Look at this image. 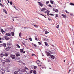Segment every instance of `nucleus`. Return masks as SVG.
<instances>
[{
    "label": "nucleus",
    "mask_w": 74,
    "mask_h": 74,
    "mask_svg": "<svg viewBox=\"0 0 74 74\" xmlns=\"http://www.w3.org/2000/svg\"><path fill=\"white\" fill-rule=\"evenodd\" d=\"M7 45H8V47L11 48H12V44L11 42L10 41H9L7 42Z\"/></svg>",
    "instance_id": "f257e3e1"
},
{
    "label": "nucleus",
    "mask_w": 74,
    "mask_h": 74,
    "mask_svg": "<svg viewBox=\"0 0 74 74\" xmlns=\"http://www.w3.org/2000/svg\"><path fill=\"white\" fill-rule=\"evenodd\" d=\"M10 57L12 59H14L15 58V56L12 54L10 56Z\"/></svg>",
    "instance_id": "f03ea898"
},
{
    "label": "nucleus",
    "mask_w": 74,
    "mask_h": 74,
    "mask_svg": "<svg viewBox=\"0 0 74 74\" xmlns=\"http://www.w3.org/2000/svg\"><path fill=\"white\" fill-rule=\"evenodd\" d=\"M46 55L48 56H51V55L50 54V53L47 51L46 52Z\"/></svg>",
    "instance_id": "7ed1b4c3"
},
{
    "label": "nucleus",
    "mask_w": 74,
    "mask_h": 74,
    "mask_svg": "<svg viewBox=\"0 0 74 74\" xmlns=\"http://www.w3.org/2000/svg\"><path fill=\"white\" fill-rule=\"evenodd\" d=\"M38 3H39L40 7H42V6H43V4H42V3L41 2H38Z\"/></svg>",
    "instance_id": "20e7f679"
},
{
    "label": "nucleus",
    "mask_w": 74,
    "mask_h": 74,
    "mask_svg": "<svg viewBox=\"0 0 74 74\" xmlns=\"http://www.w3.org/2000/svg\"><path fill=\"white\" fill-rule=\"evenodd\" d=\"M4 38L5 40H8L10 39V38L7 36L4 37Z\"/></svg>",
    "instance_id": "39448f33"
},
{
    "label": "nucleus",
    "mask_w": 74,
    "mask_h": 74,
    "mask_svg": "<svg viewBox=\"0 0 74 74\" xmlns=\"http://www.w3.org/2000/svg\"><path fill=\"white\" fill-rule=\"evenodd\" d=\"M53 11H55L56 12H57L58 11V9H56L53 8Z\"/></svg>",
    "instance_id": "423d86ee"
},
{
    "label": "nucleus",
    "mask_w": 74,
    "mask_h": 74,
    "mask_svg": "<svg viewBox=\"0 0 74 74\" xmlns=\"http://www.w3.org/2000/svg\"><path fill=\"white\" fill-rule=\"evenodd\" d=\"M10 60L8 59H7L5 60V62L6 63H8L10 62Z\"/></svg>",
    "instance_id": "0eeeda50"
},
{
    "label": "nucleus",
    "mask_w": 74,
    "mask_h": 74,
    "mask_svg": "<svg viewBox=\"0 0 74 74\" xmlns=\"http://www.w3.org/2000/svg\"><path fill=\"white\" fill-rule=\"evenodd\" d=\"M37 64L39 67H41L42 66V63H38Z\"/></svg>",
    "instance_id": "6e6552de"
},
{
    "label": "nucleus",
    "mask_w": 74,
    "mask_h": 74,
    "mask_svg": "<svg viewBox=\"0 0 74 74\" xmlns=\"http://www.w3.org/2000/svg\"><path fill=\"white\" fill-rule=\"evenodd\" d=\"M4 56V54L1 53L0 54V56L1 57V58H3V57Z\"/></svg>",
    "instance_id": "1a4fd4ad"
},
{
    "label": "nucleus",
    "mask_w": 74,
    "mask_h": 74,
    "mask_svg": "<svg viewBox=\"0 0 74 74\" xmlns=\"http://www.w3.org/2000/svg\"><path fill=\"white\" fill-rule=\"evenodd\" d=\"M50 57L52 58V59H54L55 58V56L53 55H51V56H50Z\"/></svg>",
    "instance_id": "9d476101"
},
{
    "label": "nucleus",
    "mask_w": 74,
    "mask_h": 74,
    "mask_svg": "<svg viewBox=\"0 0 74 74\" xmlns=\"http://www.w3.org/2000/svg\"><path fill=\"white\" fill-rule=\"evenodd\" d=\"M3 12H5V14H7V12L6 11V10L5 9H4L3 10Z\"/></svg>",
    "instance_id": "9b49d317"
},
{
    "label": "nucleus",
    "mask_w": 74,
    "mask_h": 74,
    "mask_svg": "<svg viewBox=\"0 0 74 74\" xmlns=\"http://www.w3.org/2000/svg\"><path fill=\"white\" fill-rule=\"evenodd\" d=\"M62 16H63L64 17V19H66V16L65 15H64L63 14L62 15Z\"/></svg>",
    "instance_id": "f8f14e48"
},
{
    "label": "nucleus",
    "mask_w": 74,
    "mask_h": 74,
    "mask_svg": "<svg viewBox=\"0 0 74 74\" xmlns=\"http://www.w3.org/2000/svg\"><path fill=\"white\" fill-rule=\"evenodd\" d=\"M10 47H7L6 48V51H9V50H10Z\"/></svg>",
    "instance_id": "ddd939ff"
},
{
    "label": "nucleus",
    "mask_w": 74,
    "mask_h": 74,
    "mask_svg": "<svg viewBox=\"0 0 74 74\" xmlns=\"http://www.w3.org/2000/svg\"><path fill=\"white\" fill-rule=\"evenodd\" d=\"M41 67L42 69H43L45 68V66L43 65H42V66H41Z\"/></svg>",
    "instance_id": "4468645a"
},
{
    "label": "nucleus",
    "mask_w": 74,
    "mask_h": 74,
    "mask_svg": "<svg viewBox=\"0 0 74 74\" xmlns=\"http://www.w3.org/2000/svg\"><path fill=\"white\" fill-rule=\"evenodd\" d=\"M6 35H7V36H11V35L9 33H6Z\"/></svg>",
    "instance_id": "2eb2a0df"
},
{
    "label": "nucleus",
    "mask_w": 74,
    "mask_h": 74,
    "mask_svg": "<svg viewBox=\"0 0 74 74\" xmlns=\"http://www.w3.org/2000/svg\"><path fill=\"white\" fill-rule=\"evenodd\" d=\"M14 74H18V72L17 71H15L14 72Z\"/></svg>",
    "instance_id": "dca6fc26"
},
{
    "label": "nucleus",
    "mask_w": 74,
    "mask_h": 74,
    "mask_svg": "<svg viewBox=\"0 0 74 74\" xmlns=\"http://www.w3.org/2000/svg\"><path fill=\"white\" fill-rule=\"evenodd\" d=\"M11 33L12 34V36H14V33L13 32H12Z\"/></svg>",
    "instance_id": "f3484780"
},
{
    "label": "nucleus",
    "mask_w": 74,
    "mask_h": 74,
    "mask_svg": "<svg viewBox=\"0 0 74 74\" xmlns=\"http://www.w3.org/2000/svg\"><path fill=\"white\" fill-rule=\"evenodd\" d=\"M5 56H8V53H5L4 54Z\"/></svg>",
    "instance_id": "a211bd4d"
},
{
    "label": "nucleus",
    "mask_w": 74,
    "mask_h": 74,
    "mask_svg": "<svg viewBox=\"0 0 74 74\" xmlns=\"http://www.w3.org/2000/svg\"><path fill=\"white\" fill-rule=\"evenodd\" d=\"M7 45V44L5 43H4L3 45V46H4V47H6V45Z\"/></svg>",
    "instance_id": "6ab92c4d"
},
{
    "label": "nucleus",
    "mask_w": 74,
    "mask_h": 74,
    "mask_svg": "<svg viewBox=\"0 0 74 74\" xmlns=\"http://www.w3.org/2000/svg\"><path fill=\"white\" fill-rule=\"evenodd\" d=\"M50 3L51 4H54L53 2V1L51 0H50Z\"/></svg>",
    "instance_id": "aec40b11"
},
{
    "label": "nucleus",
    "mask_w": 74,
    "mask_h": 74,
    "mask_svg": "<svg viewBox=\"0 0 74 74\" xmlns=\"http://www.w3.org/2000/svg\"><path fill=\"white\" fill-rule=\"evenodd\" d=\"M16 56H20V54L19 53H17L16 54Z\"/></svg>",
    "instance_id": "412c9836"
},
{
    "label": "nucleus",
    "mask_w": 74,
    "mask_h": 74,
    "mask_svg": "<svg viewBox=\"0 0 74 74\" xmlns=\"http://www.w3.org/2000/svg\"><path fill=\"white\" fill-rule=\"evenodd\" d=\"M26 72V70L25 69H23L22 71V72Z\"/></svg>",
    "instance_id": "4be33fe9"
},
{
    "label": "nucleus",
    "mask_w": 74,
    "mask_h": 74,
    "mask_svg": "<svg viewBox=\"0 0 74 74\" xmlns=\"http://www.w3.org/2000/svg\"><path fill=\"white\" fill-rule=\"evenodd\" d=\"M34 27H36V28H38V26H37V25H33Z\"/></svg>",
    "instance_id": "5701e85b"
},
{
    "label": "nucleus",
    "mask_w": 74,
    "mask_h": 74,
    "mask_svg": "<svg viewBox=\"0 0 74 74\" xmlns=\"http://www.w3.org/2000/svg\"><path fill=\"white\" fill-rule=\"evenodd\" d=\"M33 73L34 74H36V71L35 70L33 71Z\"/></svg>",
    "instance_id": "b1692460"
},
{
    "label": "nucleus",
    "mask_w": 74,
    "mask_h": 74,
    "mask_svg": "<svg viewBox=\"0 0 74 74\" xmlns=\"http://www.w3.org/2000/svg\"><path fill=\"white\" fill-rule=\"evenodd\" d=\"M16 46L17 47L19 48H20V46H19V44H17L16 45Z\"/></svg>",
    "instance_id": "393cba45"
},
{
    "label": "nucleus",
    "mask_w": 74,
    "mask_h": 74,
    "mask_svg": "<svg viewBox=\"0 0 74 74\" xmlns=\"http://www.w3.org/2000/svg\"><path fill=\"white\" fill-rule=\"evenodd\" d=\"M21 35H22V33L20 32L19 33V36L20 37H21Z\"/></svg>",
    "instance_id": "a878e982"
},
{
    "label": "nucleus",
    "mask_w": 74,
    "mask_h": 74,
    "mask_svg": "<svg viewBox=\"0 0 74 74\" xmlns=\"http://www.w3.org/2000/svg\"><path fill=\"white\" fill-rule=\"evenodd\" d=\"M23 49H20V52H23Z\"/></svg>",
    "instance_id": "bb28decb"
},
{
    "label": "nucleus",
    "mask_w": 74,
    "mask_h": 74,
    "mask_svg": "<svg viewBox=\"0 0 74 74\" xmlns=\"http://www.w3.org/2000/svg\"><path fill=\"white\" fill-rule=\"evenodd\" d=\"M48 33H49V32H48L47 31H46L45 32V34H48Z\"/></svg>",
    "instance_id": "cd10ccee"
},
{
    "label": "nucleus",
    "mask_w": 74,
    "mask_h": 74,
    "mask_svg": "<svg viewBox=\"0 0 74 74\" xmlns=\"http://www.w3.org/2000/svg\"><path fill=\"white\" fill-rule=\"evenodd\" d=\"M45 45H46V46H47V45H48V43L46 42H45Z\"/></svg>",
    "instance_id": "c85d7f7f"
},
{
    "label": "nucleus",
    "mask_w": 74,
    "mask_h": 74,
    "mask_svg": "<svg viewBox=\"0 0 74 74\" xmlns=\"http://www.w3.org/2000/svg\"><path fill=\"white\" fill-rule=\"evenodd\" d=\"M50 15L52 16H54V14H49Z\"/></svg>",
    "instance_id": "c756f323"
},
{
    "label": "nucleus",
    "mask_w": 74,
    "mask_h": 74,
    "mask_svg": "<svg viewBox=\"0 0 74 74\" xmlns=\"http://www.w3.org/2000/svg\"><path fill=\"white\" fill-rule=\"evenodd\" d=\"M29 28H30V27H24V29H29Z\"/></svg>",
    "instance_id": "7c9ffc66"
},
{
    "label": "nucleus",
    "mask_w": 74,
    "mask_h": 74,
    "mask_svg": "<svg viewBox=\"0 0 74 74\" xmlns=\"http://www.w3.org/2000/svg\"><path fill=\"white\" fill-rule=\"evenodd\" d=\"M70 5H73L74 6V4L73 3H71L70 4Z\"/></svg>",
    "instance_id": "2f4dec72"
},
{
    "label": "nucleus",
    "mask_w": 74,
    "mask_h": 74,
    "mask_svg": "<svg viewBox=\"0 0 74 74\" xmlns=\"http://www.w3.org/2000/svg\"><path fill=\"white\" fill-rule=\"evenodd\" d=\"M33 45L34 46V47H37V45L35 44H33Z\"/></svg>",
    "instance_id": "473e14b6"
},
{
    "label": "nucleus",
    "mask_w": 74,
    "mask_h": 74,
    "mask_svg": "<svg viewBox=\"0 0 74 74\" xmlns=\"http://www.w3.org/2000/svg\"><path fill=\"white\" fill-rule=\"evenodd\" d=\"M34 69H37V66H34Z\"/></svg>",
    "instance_id": "72a5a7b5"
},
{
    "label": "nucleus",
    "mask_w": 74,
    "mask_h": 74,
    "mask_svg": "<svg viewBox=\"0 0 74 74\" xmlns=\"http://www.w3.org/2000/svg\"><path fill=\"white\" fill-rule=\"evenodd\" d=\"M10 4L11 5H12L13 4V3H12V1H11L10 2Z\"/></svg>",
    "instance_id": "f704fd0d"
},
{
    "label": "nucleus",
    "mask_w": 74,
    "mask_h": 74,
    "mask_svg": "<svg viewBox=\"0 0 74 74\" xmlns=\"http://www.w3.org/2000/svg\"><path fill=\"white\" fill-rule=\"evenodd\" d=\"M0 5L1 6V7H3V5L1 3H0Z\"/></svg>",
    "instance_id": "c9c22d12"
},
{
    "label": "nucleus",
    "mask_w": 74,
    "mask_h": 74,
    "mask_svg": "<svg viewBox=\"0 0 74 74\" xmlns=\"http://www.w3.org/2000/svg\"><path fill=\"white\" fill-rule=\"evenodd\" d=\"M32 55L33 56H36V55L34 54H32Z\"/></svg>",
    "instance_id": "e433bc0d"
},
{
    "label": "nucleus",
    "mask_w": 74,
    "mask_h": 74,
    "mask_svg": "<svg viewBox=\"0 0 74 74\" xmlns=\"http://www.w3.org/2000/svg\"><path fill=\"white\" fill-rule=\"evenodd\" d=\"M48 5L50 7H52V5H50V4H49Z\"/></svg>",
    "instance_id": "4c0bfd02"
},
{
    "label": "nucleus",
    "mask_w": 74,
    "mask_h": 74,
    "mask_svg": "<svg viewBox=\"0 0 74 74\" xmlns=\"http://www.w3.org/2000/svg\"><path fill=\"white\" fill-rule=\"evenodd\" d=\"M55 16H56V17L58 18V15L57 14H56Z\"/></svg>",
    "instance_id": "58836bf2"
},
{
    "label": "nucleus",
    "mask_w": 74,
    "mask_h": 74,
    "mask_svg": "<svg viewBox=\"0 0 74 74\" xmlns=\"http://www.w3.org/2000/svg\"><path fill=\"white\" fill-rule=\"evenodd\" d=\"M32 72H33V70H31L30 71V73H32Z\"/></svg>",
    "instance_id": "ea45409f"
},
{
    "label": "nucleus",
    "mask_w": 74,
    "mask_h": 74,
    "mask_svg": "<svg viewBox=\"0 0 74 74\" xmlns=\"http://www.w3.org/2000/svg\"><path fill=\"white\" fill-rule=\"evenodd\" d=\"M29 40L31 41H32V38H30L29 39Z\"/></svg>",
    "instance_id": "a19ab883"
},
{
    "label": "nucleus",
    "mask_w": 74,
    "mask_h": 74,
    "mask_svg": "<svg viewBox=\"0 0 74 74\" xmlns=\"http://www.w3.org/2000/svg\"><path fill=\"white\" fill-rule=\"evenodd\" d=\"M22 44L23 45H24V46H26V44H25L23 42L22 43Z\"/></svg>",
    "instance_id": "79ce46f5"
},
{
    "label": "nucleus",
    "mask_w": 74,
    "mask_h": 74,
    "mask_svg": "<svg viewBox=\"0 0 74 74\" xmlns=\"http://www.w3.org/2000/svg\"><path fill=\"white\" fill-rule=\"evenodd\" d=\"M3 46V44H0V47H2V46Z\"/></svg>",
    "instance_id": "37998d69"
},
{
    "label": "nucleus",
    "mask_w": 74,
    "mask_h": 74,
    "mask_svg": "<svg viewBox=\"0 0 74 74\" xmlns=\"http://www.w3.org/2000/svg\"><path fill=\"white\" fill-rule=\"evenodd\" d=\"M49 52L50 53V54H52L53 53L51 51H49Z\"/></svg>",
    "instance_id": "c03bdc74"
},
{
    "label": "nucleus",
    "mask_w": 74,
    "mask_h": 74,
    "mask_svg": "<svg viewBox=\"0 0 74 74\" xmlns=\"http://www.w3.org/2000/svg\"><path fill=\"white\" fill-rule=\"evenodd\" d=\"M65 12H66V13H67V14H69V12H67V10H65Z\"/></svg>",
    "instance_id": "a18cd8bd"
},
{
    "label": "nucleus",
    "mask_w": 74,
    "mask_h": 74,
    "mask_svg": "<svg viewBox=\"0 0 74 74\" xmlns=\"http://www.w3.org/2000/svg\"><path fill=\"white\" fill-rule=\"evenodd\" d=\"M38 42L39 45H41L42 44L40 42Z\"/></svg>",
    "instance_id": "49530a36"
},
{
    "label": "nucleus",
    "mask_w": 74,
    "mask_h": 74,
    "mask_svg": "<svg viewBox=\"0 0 74 74\" xmlns=\"http://www.w3.org/2000/svg\"><path fill=\"white\" fill-rule=\"evenodd\" d=\"M1 32L2 33H3V32H4V30H3V29H2Z\"/></svg>",
    "instance_id": "de8ad7c7"
},
{
    "label": "nucleus",
    "mask_w": 74,
    "mask_h": 74,
    "mask_svg": "<svg viewBox=\"0 0 74 74\" xmlns=\"http://www.w3.org/2000/svg\"><path fill=\"white\" fill-rule=\"evenodd\" d=\"M45 9V8L44 7V8H42V10H44Z\"/></svg>",
    "instance_id": "09e8293b"
},
{
    "label": "nucleus",
    "mask_w": 74,
    "mask_h": 74,
    "mask_svg": "<svg viewBox=\"0 0 74 74\" xmlns=\"http://www.w3.org/2000/svg\"><path fill=\"white\" fill-rule=\"evenodd\" d=\"M25 69H27V70H29V69H28V68H27V67H25Z\"/></svg>",
    "instance_id": "8fccbe9b"
},
{
    "label": "nucleus",
    "mask_w": 74,
    "mask_h": 74,
    "mask_svg": "<svg viewBox=\"0 0 74 74\" xmlns=\"http://www.w3.org/2000/svg\"><path fill=\"white\" fill-rule=\"evenodd\" d=\"M48 3H49V1L46 2L47 4H48Z\"/></svg>",
    "instance_id": "3c124183"
},
{
    "label": "nucleus",
    "mask_w": 74,
    "mask_h": 74,
    "mask_svg": "<svg viewBox=\"0 0 74 74\" xmlns=\"http://www.w3.org/2000/svg\"><path fill=\"white\" fill-rule=\"evenodd\" d=\"M56 27L57 28H59V25H57Z\"/></svg>",
    "instance_id": "603ef678"
},
{
    "label": "nucleus",
    "mask_w": 74,
    "mask_h": 74,
    "mask_svg": "<svg viewBox=\"0 0 74 74\" xmlns=\"http://www.w3.org/2000/svg\"><path fill=\"white\" fill-rule=\"evenodd\" d=\"M49 12H50V11H49V10H47V13H49Z\"/></svg>",
    "instance_id": "864d4df0"
},
{
    "label": "nucleus",
    "mask_w": 74,
    "mask_h": 74,
    "mask_svg": "<svg viewBox=\"0 0 74 74\" xmlns=\"http://www.w3.org/2000/svg\"><path fill=\"white\" fill-rule=\"evenodd\" d=\"M35 40H36V41H37V38H35Z\"/></svg>",
    "instance_id": "5fc2aeb1"
},
{
    "label": "nucleus",
    "mask_w": 74,
    "mask_h": 74,
    "mask_svg": "<svg viewBox=\"0 0 74 74\" xmlns=\"http://www.w3.org/2000/svg\"><path fill=\"white\" fill-rule=\"evenodd\" d=\"M41 12L43 11V12H44L45 11L43 10H42L41 9Z\"/></svg>",
    "instance_id": "6e6d98bb"
},
{
    "label": "nucleus",
    "mask_w": 74,
    "mask_h": 74,
    "mask_svg": "<svg viewBox=\"0 0 74 74\" xmlns=\"http://www.w3.org/2000/svg\"><path fill=\"white\" fill-rule=\"evenodd\" d=\"M71 69H70L69 70V73H70V71H71Z\"/></svg>",
    "instance_id": "4d7b16f0"
},
{
    "label": "nucleus",
    "mask_w": 74,
    "mask_h": 74,
    "mask_svg": "<svg viewBox=\"0 0 74 74\" xmlns=\"http://www.w3.org/2000/svg\"><path fill=\"white\" fill-rule=\"evenodd\" d=\"M2 3L3 4V3H4L3 2V0H2Z\"/></svg>",
    "instance_id": "13d9d810"
},
{
    "label": "nucleus",
    "mask_w": 74,
    "mask_h": 74,
    "mask_svg": "<svg viewBox=\"0 0 74 74\" xmlns=\"http://www.w3.org/2000/svg\"><path fill=\"white\" fill-rule=\"evenodd\" d=\"M7 1H8V3H10V1H9V0H7Z\"/></svg>",
    "instance_id": "bf43d9fd"
},
{
    "label": "nucleus",
    "mask_w": 74,
    "mask_h": 74,
    "mask_svg": "<svg viewBox=\"0 0 74 74\" xmlns=\"http://www.w3.org/2000/svg\"><path fill=\"white\" fill-rule=\"evenodd\" d=\"M49 13H47V15L48 16H49Z\"/></svg>",
    "instance_id": "052dcab7"
},
{
    "label": "nucleus",
    "mask_w": 74,
    "mask_h": 74,
    "mask_svg": "<svg viewBox=\"0 0 74 74\" xmlns=\"http://www.w3.org/2000/svg\"><path fill=\"white\" fill-rule=\"evenodd\" d=\"M45 12H46V13H48V10L46 11H45Z\"/></svg>",
    "instance_id": "680f3d73"
},
{
    "label": "nucleus",
    "mask_w": 74,
    "mask_h": 74,
    "mask_svg": "<svg viewBox=\"0 0 74 74\" xmlns=\"http://www.w3.org/2000/svg\"><path fill=\"white\" fill-rule=\"evenodd\" d=\"M40 15H42V16H44V15L43 14H40Z\"/></svg>",
    "instance_id": "e2e57ef3"
},
{
    "label": "nucleus",
    "mask_w": 74,
    "mask_h": 74,
    "mask_svg": "<svg viewBox=\"0 0 74 74\" xmlns=\"http://www.w3.org/2000/svg\"><path fill=\"white\" fill-rule=\"evenodd\" d=\"M7 5H8V6H9V5L8 4V3L7 2Z\"/></svg>",
    "instance_id": "0e129e2a"
},
{
    "label": "nucleus",
    "mask_w": 74,
    "mask_h": 74,
    "mask_svg": "<svg viewBox=\"0 0 74 74\" xmlns=\"http://www.w3.org/2000/svg\"><path fill=\"white\" fill-rule=\"evenodd\" d=\"M48 20H49V21H51V18H49L48 19Z\"/></svg>",
    "instance_id": "69168bd1"
},
{
    "label": "nucleus",
    "mask_w": 74,
    "mask_h": 74,
    "mask_svg": "<svg viewBox=\"0 0 74 74\" xmlns=\"http://www.w3.org/2000/svg\"><path fill=\"white\" fill-rule=\"evenodd\" d=\"M13 7H14V8H16V7H15V6H13Z\"/></svg>",
    "instance_id": "338daca9"
},
{
    "label": "nucleus",
    "mask_w": 74,
    "mask_h": 74,
    "mask_svg": "<svg viewBox=\"0 0 74 74\" xmlns=\"http://www.w3.org/2000/svg\"><path fill=\"white\" fill-rule=\"evenodd\" d=\"M2 74H4V72H2Z\"/></svg>",
    "instance_id": "774afa93"
}]
</instances>
